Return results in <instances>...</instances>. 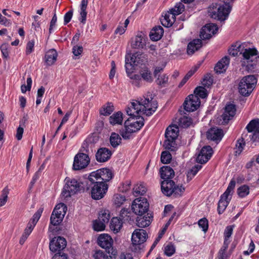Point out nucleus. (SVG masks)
<instances>
[{"instance_id":"27","label":"nucleus","mask_w":259,"mask_h":259,"mask_svg":"<svg viewBox=\"0 0 259 259\" xmlns=\"http://www.w3.org/2000/svg\"><path fill=\"white\" fill-rule=\"evenodd\" d=\"M175 20L176 17L168 11L166 13L163 17L161 19V22L164 27H169L173 24Z\"/></svg>"},{"instance_id":"30","label":"nucleus","mask_w":259,"mask_h":259,"mask_svg":"<svg viewBox=\"0 0 259 259\" xmlns=\"http://www.w3.org/2000/svg\"><path fill=\"white\" fill-rule=\"evenodd\" d=\"M58 54L54 49H51L48 51L45 55V61L47 65H53L57 60Z\"/></svg>"},{"instance_id":"22","label":"nucleus","mask_w":259,"mask_h":259,"mask_svg":"<svg viewBox=\"0 0 259 259\" xmlns=\"http://www.w3.org/2000/svg\"><path fill=\"white\" fill-rule=\"evenodd\" d=\"M146 37L144 34H138L132 39L131 47L134 49H143L146 45Z\"/></svg>"},{"instance_id":"60","label":"nucleus","mask_w":259,"mask_h":259,"mask_svg":"<svg viewBox=\"0 0 259 259\" xmlns=\"http://www.w3.org/2000/svg\"><path fill=\"white\" fill-rule=\"evenodd\" d=\"M27 85L22 84L21 87V90L22 93H25L27 91H30L31 88L32 79L30 76L27 78Z\"/></svg>"},{"instance_id":"23","label":"nucleus","mask_w":259,"mask_h":259,"mask_svg":"<svg viewBox=\"0 0 259 259\" xmlns=\"http://www.w3.org/2000/svg\"><path fill=\"white\" fill-rule=\"evenodd\" d=\"M223 136V131L217 127L211 128L207 132V138L212 141H220Z\"/></svg>"},{"instance_id":"45","label":"nucleus","mask_w":259,"mask_h":259,"mask_svg":"<svg viewBox=\"0 0 259 259\" xmlns=\"http://www.w3.org/2000/svg\"><path fill=\"white\" fill-rule=\"evenodd\" d=\"M194 93L198 97L202 99L205 98L207 96V92L206 89L203 87H198L194 90Z\"/></svg>"},{"instance_id":"3","label":"nucleus","mask_w":259,"mask_h":259,"mask_svg":"<svg viewBox=\"0 0 259 259\" xmlns=\"http://www.w3.org/2000/svg\"><path fill=\"white\" fill-rule=\"evenodd\" d=\"M232 6L227 2L223 4L213 3L208 8L209 16L214 19L225 21L228 17Z\"/></svg>"},{"instance_id":"32","label":"nucleus","mask_w":259,"mask_h":259,"mask_svg":"<svg viewBox=\"0 0 259 259\" xmlns=\"http://www.w3.org/2000/svg\"><path fill=\"white\" fill-rule=\"evenodd\" d=\"M66 210L67 207L66 205L64 203H61L56 205L53 213H56V214L58 216V219H59V220H61V219H63L66 213Z\"/></svg>"},{"instance_id":"24","label":"nucleus","mask_w":259,"mask_h":259,"mask_svg":"<svg viewBox=\"0 0 259 259\" xmlns=\"http://www.w3.org/2000/svg\"><path fill=\"white\" fill-rule=\"evenodd\" d=\"M230 60L228 57H225L218 62L214 67V70L218 74L225 72L229 64Z\"/></svg>"},{"instance_id":"35","label":"nucleus","mask_w":259,"mask_h":259,"mask_svg":"<svg viewBox=\"0 0 259 259\" xmlns=\"http://www.w3.org/2000/svg\"><path fill=\"white\" fill-rule=\"evenodd\" d=\"M130 60L135 66L142 65L145 61V58L143 54L135 53L130 57Z\"/></svg>"},{"instance_id":"53","label":"nucleus","mask_w":259,"mask_h":259,"mask_svg":"<svg viewBox=\"0 0 259 259\" xmlns=\"http://www.w3.org/2000/svg\"><path fill=\"white\" fill-rule=\"evenodd\" d=\"M106 223L102 222L99 219L96 220L93 222V228L96 231H103L105 228Z\"/></svg>"},{"instance_id":"61","label":"nucleus","mask_w":259,"mask_h":259,"mask_svg":"<svg viewBox=\"0 0 259 259\" xmlns=\"http://www.w3.org/2000/svg\"><path fill=\"white\" fill-rule=\"evenodd\" d=\"M43 211L42 208H39L37 211L33 214L32 218L30 220L31 222H33L35 224L37 223L39 219H40L41 213Z\"/></svg>"},{"instance_id":"36","label":"nucleus","mask_w":259,"mask_h":259,"mask_svg":"<svg viewBox=\"0 0 259 259\" xmlns=\"http://www.w3.org/2000/svg\"><path fill=\"white\" fill-rule=\"evenodd\" d=\"M122 113L120 111H118L113 114L109 117V122L113 125L115 124H121L122 122Z\"/></svg>"},{"instance_id":"20","label":"nucleus","mask_w":259,"mask_h":259,"mask_svg":"<svg viewBox=\"0 0 259 259\" xmlns=\"http://www.w3.org/2000/svg\"><path fill=\"white\" fill-rule=\"evenodd\" d=\"M235 112L236 108L234 105L231 104L226 105L225 108V111L221 116L223 120L222 124H227L235 115Z\"/></svg>"},{"instance_id":"15","label":"nucleus","mask_w":259,"mask_h":259,"mask_svg":"<svg viewBox=\"0 0 259 259\" xmlns=\"http://www.w3.org/2000/svg\"><path fill=\"white\" fill-rule=\"evenodd\" d=\"M90 161V159L88 155L78 153L74 158L73 169L75 170L83 169L89 165Z\"/></svg>"},{"instance_id":"21","label":"nucleus","mask_w":259,"mask_h":259,"mask_svg":"<svg viewBox=\"0 0 259 259\" xmlns=\"http://www.w3.org/2000/svg\"><path fill=\"white\" fill-rule=\"evenodd\" d=\"M112 155L111 151L107 148H100L96 153V159L99 162L108 161Z\"/></svg>"},{"instance_id":"12","label":"nucleus","mask_w":259,"mask_h":259,"mask_svg":"<svg viewBox=\"0 0 259 259\" xmlns=\"http://www.w3.org/2000/svg\"><path fill=\"white\" fill-rule=\"evenodd\" d=\"M94 184L91 190L92 197L95 200L102 198L106 193L108 187L106 183L102 181H96L94 183H89L88 187Z\"/></svg>"},{"instance_id":"42","label":"nucleus","mask_w":259,"mask_h":259,"mask_svg":"<svg viewBox=\"0 0 259 259\" xmlns=\"http://www.w3.org/2000/svg\"><path fill=\"white\" fill-rule=\"evenodd\" d=\"M140 74L143 79L149 82L153 81L151 71L148 68H145L140 71Z\"/></svg>"},{"instance_id":"16","label":"nucleus","mask_w":259,"mask_h":259,"mask_svg":"<svg viewBox=\"0 0 259 259\" xmlns=\"http://www.w3.org/2000/svg\"><path fill=\"white\" fill-rule=\"evenodd\" d=\"M200 101L197 96L190 95L186 98L183 104L184 109L187 112H193L200 106Z\"/></svg>"},{"instance_id":"41","label":"nucleus","mask_w":259,"mask_h":259,"mask_svg":"<svg viewBox=\"0 0 259 259\" xmlns=\"http://www.w3.org/2000/svg\"><path fill=\"white\" fill-rule=\"evenodd\" d=\"M133 190V194L136 197L139 195H143L147 191L146 188L142 184L137 185L134 188Z\"/></svg>"},{"instance_id":"25","label":"nucleus","mask_w":259,"mask_h":259,"mask_svg":"<svg viewBox=\"0 0 259 259\" xmlns=\"http://www.w3.org/2000/svg\"><path fill=\"white\" fill-rule=\"evenodd\" d=\"M161 178L165 180H171L175 176L174 170L169 166H163L160 169Z\"/></svg>"},{"instance_id":"62","label":"nucleus","mask_w":259,"mask_h":259,"mask_svg":"<svg viewBox=\"0 0 259 259\" xmlns=\"http://www.w3.org/2000/svg\"><path fill=\"white\" fill-rule=\"evenodd\" d=\"M58 216L55 213H53L51 214L50 218V223L53 226H57L59 225L62 221V219L59 220V219H58Z\"/></svg>"},{"instance_id":"52","label":"nucleus","mask_w":259,"mask_h":259,"mask_svg":"<svg viewBox=\"0 0 259 259\" xmlns=\"http://www.w3.org/2000/svg\"><path fill=\"white\" fill-rule=\"evenodd\" d=\"M130 212L128 211L127 209L122 208L120 212V218L119 219L122 221V222H124L125 221H129L131 220V218L130 217Z\"/></svg>"},{"instance_id":"48","label":"nucleus","mask_w":259,"mask_h":259,"mask_svg":"<svg viewBox=\"0 0 259 259\" xmlns=\"http://www.w3.org/2000/svg\"><path fill=\"white\" fill-rule=\"evenodd\" d=\"M237 193L239 197H244L249 193V188L248 186L244 185L237 189Z\"/></svg>"},{"instance_id":"17","label":"nucleus","mask_w":259,"mask_h":259,"mask_svg":"<svg viewBox=\"0 0 259 259\" xmlns=\"http://www.w3.org/2000/svg\"><path fill=\"white\" fill-rule=\"evenodd\" d=\"M218 30L217 25L213 23H209L203 26L200 31V37L202 39H209L215 34Z\"/></svg>"},{"instance_id":"51","label":"nucleus","mask_w":259,"mask_h":259,"mask_svg":"<svg viewBox=\"0 0 259 259\" xmlns=\"http://www.w3.org/2000/svg\"><path fill=\"white\" fill-rule=\"evenodd\" d=\"M192 123L191 118L187 116H183L179 120V125L183 128L189 127Z\"/></svg>"},{"instance_id":"31","label":"nucleus","mask_w":259,"mask_h":259,"mask_svg":"<svg viewBox=\"0 0 259 259\" xmlns=\"http://www.w3.org/2000/svg\"><path fill=\"white\" fill-rule=\"evenodd\" d=\"M66 210L67 207L66 205L64 203H61L56 205L53 213H56V214L58 216V219H59V220H61V219H63L66 213Z\"/></svg>"},{"instance_id":"37","label":"nucleus","mask_w":259,"mask_h":259,"mask_svg":"<svg viewBox=\"0 0 259 259\" xmlns=\"http://www.w3.org/2000/svg\"><path fill=\"white\" fill-rule=\"evenodd\" d=\"M88 4V0H82L80 4V18L79 21L83 24L85 23L87 15V8Z\"/></svg>"},{"instance_id":"6","label":"nucleus","mask_w":259,"mask_h":259,"mask_svg":"<svg viewBox=\"0 0 259 259\" xmlns=\"http://www.w3.org/2000/svg\"><path fill=\"white\" fill-rule=\"evenodd\" d=\"M113 175L109 168H104L92 172L86 180L87 185L89 183H94L96 181H102L106 183L113 178Z\"/></svg>"},{"instance_id":"29","label":"nucleus","mask_w":259,"mask_h":259,"mask_svg":"<svg viewBox=\"0 0 259 259\" xmlns=\"http://www.w3.org/2000/svg\"><path fill=\"white\" fill-rule=\"evenodd\" d=\"M247 137V136L245 135L244 137H242L241 138L237 140L236 143V147L234 149L235 156L239 155L242 152L245 145V140L247 141L248 140Z\"/></svg>"},{"instance_id":"14","label":"nucleus","mask_w":259,"mask_h":259,"mask_svg":"<svg viewBox=\"0 0 259 259\" xmlns=\"http://www.w3.org/2000/svg\"><path fill=\"white\" fill-rule=\"evenodd\" d=\"M246 129L249 133V138L252 142L259 140V119L251 120L247 125Z\"/></svg>"},{"instance_id":"54","label":"nucleus","mask_w":259,"mask_h":259,"mask_svg":"<svg viewBox=\"0 0 259 259\" xmlns=\"http://www.w3.org/2000/svg\"><path fill=\"white\" fill-rule=\"evenodd\" d=\"M164 254L168 256H171L175 253L176 251V248L172 244L169 243L164 247Z\"/></svg>"},{"instance_id":"46","label":"nucleus","mask_w":259,"mask_h":259,"mask_svg":"<svg viewBox=\"0 0 259 259\" xmlns=\"http://www.w3.org/2000/svg\"><path fill=\"white\" fill-rule=\"evenodd\" d=\"M26 120V119L24 118V119H22L20 121V125L17 128L16 135V137L18 140H21L22 138V136L24 132V128L22 126H25V122Z\"/></svg>"},{"instance_id":"9","label":"nucleus","mask_w":259,"mask_h":259,"mask_svg":"<svg viewBox=\"0 0 259 259\" xmlns=\"http://www.w3.org/2000/svg\"><path fill=\"white\" fill-rule=\"evenodd\" d=\"M256 79L253 75L246 76L240 80L239 83V92L243 96H248L251 93Z\"/></svg>"},{"instance_id":"56","label":"nucleus","mask_w":259,"mask_h":259,"mask_svg":"<svg viewBox=\"0 0 259 259\" xmlns=\"http://www.w3.org/2000/svg\"><path fill=\"white\" fill-rule=\"evenodd\" d=\"M125 68L126 72L127 73L128 76H130V74H131L133 71V70L134 69V66L135 65L131 60L130 61L128 57L127 56H125Z\"/></svg>"},{"instance_id":"55","label":"nucleus","mask_w":259,"mask_h":259,"mask_svg":"<svg viewBox=\"0 0 259 259\" xmlns=\"http://www.w3.org/2000/svg\"><path fill=\"white\" fill-rule=\"evenodd\" d=\"M172 157L171 154L167 151H163L161 154V161L163 163H168L171 160Z\"/></svg>"},{"instance_id":"49","label":"nucleus","mask_w":259,"mask_h":259,"mask_svg":"<svg viewBox=\"0 0 259 259\" xmlns=\"http://www.w3.org/2000/svg\"><path fill=\"white\" fill-rule=\"evenodd\" d=\"M93 257L95 259H113L115 258L111 254L105 255L101 250H97L94 254Z\"/></svg>"},{"instance_id":"58","label":"nucleus","mask_w":259,"mask_h":259,"mask_svg":"<svg viewBox=\"0 0 259 259\" xmlns=\"http://www.w3.org/2000/svg\"><path fill=\"white\" fill-rule=\"evenodd\" d=\"M198 226L201 228L203 231L206 232L208 228V220L205 218H203L199 220L198 222Z\"/></svg>"},{"instance_id":"28","label":"nucleus","mask_w":259,"mask_h":259,"mask_svg":"<svg viewBox=\"0 0 259 259\" xmlns=\"http://www.w3.org/2000/svg\"><path fill=\"white\" fill-rule=\"evenodd\" d=\"M163 32V29L161 26H157L154 27L150 34L151 39L154 41L159 40L162 36Z\"/></svg>"},{"instance_id":"64","label":"nucleus","mask_w":259,"mask_h":259,"mask_svg":"<svg viewBox=\"0 0 259 259\" xmlns=\"http://www.w3.org/2000/svg\"><path fill=\"white\" fill-rule=\"evenodd\" d=\"M34 46V41L33 40H30L27 42L25 51L26 55H29L33 52Z\"/></svg>"},{"instance_id":"39","label":"nucleus","mask_w":259,"mask_h":259,"mask_svg":"<svg viewBox=\"0 0 259 259\" xmlns=\"http://www.w3.org/2000/svg\"><path fill=\"white\" fill-rule=\"evenodd\" d=\"M185 10V6L182 3H178L176 4L175 6L170 10L169 12L176 17V15H180Z\"/></svg>"},{"instance_id":"7","label":"nucleus","mask_w":259,"mask_h":259,"mask_svg":"<svg viewBox=\"0 0 259 259\" xmlns=\"http://www.w3.org/2000/svg\"><path fill=\"white\" fill-rule=\"evenodd\" d=\"M235 185V181L232 180L225 192L221 196L218 205V211L219 214H221L223 213L228 205L231 199L232 195L233 193Z\"/></svg>"},{"instance_id":"13","label":"nucleus","mask_w":259,"mask_h":259,"mask_svg":"<svg viewBox=\"0 0 259 259\" xmlns=\"http://www.w3.org/2000/svg\"><path fill=\"white\" fill-rule=\"evenodd\" d=\"M149 206V203L146 198L140 197L133 201L132 209L135 214L142 215L147 211Z\"/></svg>"},{"instance_id":"40","label":"nucleus","mask_w":259,"mask_h":259,"mask_svg":"<svg viewBox=\"0 0 259 259\" xmlns=\"http://www.w3.org/2000/svg\"><path fill=\"white\" fill-rule=\"evenodd\" d=\"M121 139L118 134L112 133L110 138V142L111 146L115 148L121 143Z\"/></svg>"},{"instance_id":"11","label":"nucleus","mask_w":259,"mask_h":259,"mask_svg":"<svg viewBox=\"0 0 259 259\" xmlns=\"http://www.w3.org/2000/svg\"><path fill=\"white\" fill-rule=\"evenodd\" d=\"M113 241L110 236L108 234H103L99 236L98 238V245L106 250L109 254L116 257L117 251L112 247Z\"/></svg>"},{"instance_id":"47","label":"nucleus","mask_w":259,"mask_h":259,"mask_svg":"<svg viewBox=\"0 0 259 259\" xmlns=\"http://www.w3.org/2000/svg\"><path fill=\"white\" fill-rule=\"evenodd\" d=\"M110 218V215L108 210H102L100 212L98 219L104 223H108Z\"/></svg>"},{"instance_id":"5","label":"nucleus","mask_w":259,"mask_h":259,"mask_svg":"<svg viewBox=\"0 0 259 259\" xmlns=\"http://www.w3.org/2000/svg\"><path fill=\"white\" fill-rule=\"evenodd\" d=\"M179 129L176 125H169L165 133V140L163 146L166 149L174 151L177 149L176 140L178 137Z\"/></svg>"},{"instance_id":"19","label":"nucleus","mask_w":259,"mask_h":259,"mask_svg":"<svg viewBox=\"0 0 259 259\" xmlns=\"http://www.w3.org/2000/svg\"><path fill=\"white\" fill-rule=\"evenodd\" d=\"M212 153V149L210 146H204L197 157V162L201 164L206 163L211 157Z\"/></svg>"},{"instance_id":"1","label":"nucleus","mask_w":259,"mask_h":259,"mask_svg":"<svg viewBox=\"0 0 259 259\" xmlns=\"http://www.w3.org/2000/svg\"><path fill=\"white\" fill-rule=\"evenodd\" d=\"M157 108V103L144 97L140 100H135L127 107L126 111L131 116L124 122V127L120 130V135L125 139H130L132 134L139 131L144 124V119L140 116H150Z\"/></svg>"},{"instance_id":"38","label":"nucleus","mask_w":259,"mask_h":259,"mask_svg":"<svg viewBox=\"0 0 259 259\" xmlns=\"http://www.w3.org/2000/svg\"><path fill=\"white\" fill-rule=\"evenodd\" d=\"M152 217H144L142 218H138L137 220V225L140 228H145L150 225L152 221Z\"/></svg>"},{"instance_id":"63","label":"nucleus","mask_w":259,"mask_h":259,"mask_svg":"<svg viewBox=\"0 0 259 259\" xmlns=\"http://www.w3.org/2000/svg\"><path fill=\"white\" fill-rule=\"evenodd\" d=\"M83 51V48L81 46L74 45L72 48L73 55L77 57L81 55Z\"/></svg>"},{"instance_id":"43","label":"nucleus","mask_w":259,"mask_h":259,"mask_svg":"<svg viewBox=\"0 0 259 259\" xmlns=\"http://www.w3.org/2000/svg\"><path fill=\"white\" fill-rule=\"evenodd\" d=\"M168 77L166 74L158 75L156 80V83L161 87H166L168 84Z\"/></svg>"},{"instance_id":"2","label":"nucleus","mask_w":259,"mask_h":259,"mask_svg":"<svg viewBox=\"0 0 259 259\" xmlns=\"http://www.w3.org/2000/svg\"><path fill=\"white\" fill-rule=\"evenodd\" d=\"M245 44L236 43L232 45L228 50L229 54L233 57L238 53L243 56L242 65L246 66L248 69L253 68L259 61L257 51L254 48H245Z\"/></svg>"},{"instance_id":"8","label":"nucleus","mask_w":259,"mask_h":259,"mask_svg":"<svg viewBox=\"0 0 259 259\" xmlns=\"http://www.w3.org/2000/svg\"><path fill=\"white\" fill-rule=\"evenodd\" d=\"M161 188L162 193L167 196H170L172 194L176 197L180 196L185 191V188L182 186H176L171 180L163 181L161 183Z\"/></svg>"},{"instance_id":"59","label":"nucleus","mask_w":259,"mask_h":259,"mask_svg":"<svg viewBox=\"0 0 259 259\" xmlns=\"http://www.w3.org/2000/svg\"><path fill=\"white\" fill-rule=\"evenodd\" d=\"M125 201V198L124 196L120 194H116L114 196V204L117 206H120Z\"/></svg>"},{"instance_id":"10","label":"nucleus","mask_w":259,"mask_h":259,"mask_svg":"<svg viewBox=\"0 0 259 259\" xmlns=\"http://www.w3.org/2000/svg\"><path fill=\"white\" fill-rule=\"evenodd\" d=\"M148 236L146 231L143 229H136L132 234L131 249L139 252L142 249V244L146 241Z\"/></svg>"},{"instance_id":"33","label":"nucleus","mask_w":259,"mask_h":259,"mask_svg":"<svg viewBox=\"0 0 259 259\" xmlns=\"http://www.w3.org/2000/svg\"><path fill=\"white\" fill-rule=\"evenodd\" d=\"M114 110L113 104L111 102H107L102 106L99 110L100 114L104 116H108Z\"/></svg>"},{"instance_id":"44","label":"nucleus","mask_w":259,"mask_h":259,"mask_svg":"<svg viewBox=\"0 0 259 259\" xmlns=\"http://www.w3.org/2000/svg\"><path fill=\"white\" fill-rule=\"evenodd\" d=\"M202 168L201 165H196L188 171L187 172V179L188 181L192 180V179L196 175L198 171Z\"/></svg>"},{"instance_id":"34","label":"nucleus","mask_w":259,"mask_h":259,"mask_svg":"<svg viewBox=\"0 0 259 259\" xmlns=\"http://www.w3.org/2000/svg\"><path fill=\"white\" fill-rule=\"evenodd\" d=\"M123 222L117 217L113 218L111 221L110 228L114 233H117L122 226Z\"/></svg>"},{"instance_id":"4","label":"nucleus","mask_w":259,"mask_h":259,"mask_svg":"<svg viewBox=\"0 0 259 259\" xmlns=\"http://www.w3.org/2000/svg\"><path fill=\"white\" fill-rule=\"evenodd\" d=\"M66 182L64 186L62 195L65 198L70 197L78 191L81 190H84L85 189L87 190L89 189L88 185H87L86 180L84 182L80 183L74 179H69L66 178L65 179Z\"/></svg>"},{"instance_id":"26","label":"nucleus","mask_w":259,"mask_h":259,"mask_svg":"<svg viewBox=\"0 0 259 259\" xmlns=\"http://www.w3.org/2000/svg\"><path fill=\"white\" fill-rule=\"evenodd\" d=\"M202 47V41L199 39H193L190 41L187 46V53L192 55L195 51H198Z\"/></svg>"},{"instance_id":"57","label":"nucleus","mask_w":259,"mask_h":259,"mask_svg":"<svg viewBox=\"0 0 259 259\" xmlns=\"http://www.w3.org/2000/svg\"><path fill=\"white\" fill-rule=\"evenodd\" d=\"M8 189L5 188L2 191V195L0 196V207L4 205L8 199Z\"/></svg>"},{"instance_id":"18","label":"nucleus","mask_w":259,"mask_h":259,"mask_svg":"<svg viewBox=\"0 0 259 259\" xmlns=\"http://www.w3.org/2000/svg\"><path fill=\"white\" fill-rule=\"evenodd\" d=\"M66 246V241L63 237L59 236L55 237L50 242V249L55 252L63 250Z\"/></svg>"},{"instance_id":"50","label":"nucleus","mask_w":259,"mask_h":259,"mask_svg":"<svg viewBox=\"0 0 259 259\" xmlns=\"http://www.w3.org/2000/svg\"><path fill=\"white\" fill-rule=\"evenodd\" d=\"M213 83V77L210 74H207L204 76L201 83L204 88H209Z\"/></svg>"}]
</instances>
